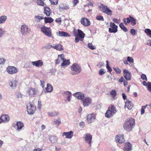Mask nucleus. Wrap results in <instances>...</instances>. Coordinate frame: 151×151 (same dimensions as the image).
I'll return each instance as SVG.
<instances>
[{
  "label": "nucleus",
  "instance_id": "nucleus-20",
  "mask_svg": "<svg viewBox=\"0 0 151 151\" xmlns=\"http://www.w3.org/2000/svg\"><path fill=\"white\" fill-rule=\"evenodd\" d=\"M73 132L70 131L68 132H64L63 133V136H65V137L67 139H71L73 136Z\"/></svg>",
  "mask_w": 151,
  "mask_h": 151
},
{
  "label": "nucleus",
  "instance_id": "nucleus-32",
  "mask_svg": "<svg viewBox=\"0 0 151 151\" xmlns=\"http://www.w3.org/2000/svg\"><path fill=\"white\" fill-rule=\"evenodd\" d=\"M7 19V17L5 15L0 17V24L4 23Z\"/></svg>",
  "mask_w": 151,
  "mask_h": 151
},
{
  "label": "nucleus",
  "instance_id": "nucleus-49",
  "mask_svg": "<svg viewBox=\"0 0 151 151\" xmlns=\"http://www.w3.org/2000/svg\"><path fill=\"white\" fill-rule=\"evenodd\" d=\"M109 32L114 33L118 31V29H114L111 28H109Z\"/></svg>",
  "mask_w": 151,
  "mask_h": 151
},
{
  "label": "nucleus",
  "instance_id": "nucleus-26",
  "mask_svg": "<svg viewBox=\"0 0 151 151\" xmlns=\"http://www.w3.org/2000/svg\"><path fill=\"white\" fill-rule=\"evenodd\" d=\"M44 13L47 16H49L51 13L50 8L47 6H44Z\"/></svg>",
  "mask_w": 151,
  "mask_h": 151
},
{
  "label": "nucleus",
  "instance_id": "nucleus-36",
  "mask_svg": "<svg viewBox=\"0 0 151 151\" xmlns=\"http://www.w3.org/2000/svg\"><path fill=\"white\" fill-rule=\"evenodd\" d=\"M37 5L42 6L44 5L45 3L42 0H34Z\"/></svg>",
  "mask_w": 151,
  "mask_h": 151
},
{
  "label": "nucleus",
  "instance_id": "nucleus-42",
  "mask_svg": "<svg viewBox=\"0 0 151 151\" xmlns=\"http://www.w3.org/2000/svg\"><path fill=\"white\" fill-rule=\"evenodd\" d=\"M110 94L113 98L115 97L117 94L116 91L114 90H112L110 91Z\"/></svg>",
  "mask_w": 151,
  "mask_h": 151
},
{
  "label": "nucleus",
  "instance_id": "nucleus-61",
  "mask_svg": "<svg viewBox=\"0 0 151 151\" xmlns=\"http://www.w3.org/2000/svg\"><path fill=\"white\" fill-rule=\"evenodd\" d=\"M16 95L18 98H21L22 97V94L20 92H18L16 93Z\"/></svg>",
  "mask_w": 151,
  "mask_h": 151
},
{
  "label": "nucleus",
  "instance_id": "nucleus-25",
  "mask_svg": "<svg viewBox=\"0 0 151 151\" xmlns=\"http://www.w3.org/2000/svg\"><path fill=\"white\" fill-rule=\"evenodd\" d=\"M24 126V125L23 123L20 121L17 122L15 126L17 128V130L18 131H20Z\"/></svg>",
  "mask_w": 151,
  "mask_h": 151
},
{
  "label": "nucleus",
  "instance_id": "nucleus-57",
  "mask_svg": "<svg viewBox=\"0 0 151 151\" xmlns=\"http://www.w3.org/2000/svg\"><path fill=\"white\" fill-rule=\"evenodd\" d=\"M114 69L117 73H120L121 72V70L117 67L114 68Z\"/></svg>",
  "mask_w": 151,
  "mask_h": 151
},
{
  "label": "nucleus",
  "instance_id": "nucleus-28",
  "mask_svg": "<svg viewBox=\"0 0 151 151\" xmlns=\"http://www.w3.org/2000/svg\"><path fill=\"white\" fill-rule=\"evenodd\" d=\"M53 48L59 51H62L63 50L62 45L60 44H57L55 46H53Z\"/></svg>",
  "mask_w": 151,
  "mask_h": 151
},
{
  "label": "nucleus",
  "instance_id": "nucleus-21",
  "mask_svg": "<svg viewBox=\"0 0 151 151\" xmlns=\"http://www.w3.org/2000/svg\"><path fill=\"white\" fill-rule=\"evenodd\" d=\"M132 150V145L129 142H127L124 143V147L123 149L124 151H131Z\"/></svg>",
  "mask_w": 151,
  "mask_h": 151
},
{
  "label": "nucleus",
  "instance_id": "nucleus-38",
  "mask_svg": "<svg viewBox=\"0 0 151 151\" xmlns=\"http://www.w3.org/2000/svg\"><path fill=\"white\" fill-rule=\"evenodd\" d=\"M145 32L147 35L151 38V30L149 29H146L145 30Z\"/></svg>",
  "mask_w": 151,
  "mask_h": 151
},
{
  "label": "nucleus",
  "instance_id": "nucleus-29",
  "mask_svg": "<svg viewBox=\"0 0 151 151\" xmlns=\"http://www.w3.org/2000/svg\"><path fill=\"white\" fill-rule=\"evenodd\" d=\"M58 35L60 37H69L70 36V35L68 33L62 31L58 32Z\"/></svg>",
  "mask_w": 151,
  "mask_h": 151
},
{
  "label": "nucleus",
  "instance_id": "nucleus-13",
  "mask_svg": "<svg viewBox=\"0 0 151 151\" xmlns=\"http://www.w3.org/2000/svg\"><path fill=\"white\" fill-rule=\"evenodd\" d=\"M18 83L17 81L13 80L10 81L9 84L12 89H15L17 87Z\"/></svg>",
  "mask_w": 151,
  "mask_h": 151
},
{
  "label": "nucleus",
  "instance_id": "nucleus-37",
  "mask_svg": "<svg viewBox=\"0 0 151 151\" xmlns=\"http://www.w3.org/2000/svg\"><path fill=\"white\" fill-rule=\"evenodd\" d=\"M119 26L123 31L126 32L128 30L127 28L124 26L123 23H121L119 25Z\"/></svg>",
  "mask_w": 151,
  "mask_h": 151
},
{
  "label": "nucleus",
  "instance_id": "nucleus-50",
  "mask_svg": "<svg viewBox=\"0 0 151 151\" xmlns=\"http://www.w3.org/2000/svg\"><path fill=\"white\" fill-rule=\"evenodd\" d=\"M96 19L98 20L104 21V18L101 15H99L96 17Z\"/></svg>",
  "mask_w": 151,
  "mask_h": 151
},
{
  "label": "nucleus",
  "instance_id": "nucleus-44",
  "mask_svg": "<svg viewBox=\"0 0 151 151\" xmlns=\"http://www.w3.org/2000/svg\"><path fill=\"white\" fill-rule=\"evenodd\" d=\"M64 55L63 54H62L61 55H58V58L60 60V61L63 60L65 59L64 58Z\"/></svg>",
  "mask_w": 151,
  "mask_h": 151
},
{
  "label": "nucleus",
  "instance_id": "nucleus-17",
  "mask_svg": "<svg viewBox=\"0 0 151 151\" xmlns=\"http://www.w3.org/2000/svg\"><path fill=\"white\" fill-rule=\"evenodd\" d=\"M124 77L127 80H131L132 75L131 73L128 70H124Z\"/></svg>",
  "mask_w": 151,
  "mask_h": 151
},
{
  "label": "nucleus",
  "instance_id": "nucleus-10",
  "mask_svg": "<svg viewBox=\"0 0 151 151\" xmlns=\"http://www.w3.org/2000/svg\"><path fill=\"white\" fill-rule=\"evenodd\" d=\"M83 105L84 106H87L90 105L92 103L91 99L90 97H86L84 99H83Z\"/></svg>",
  "mask_w": 151,
  "mask_h": 151
},
{
  "label": "nucleus",
  "instance_id": "nucleus-55",
  "mask_svg": "<svg viewBox=\"0 0 151 151\" xmlns=\"http://www.w3.org/2000/svg\"><path fill=\"white\" fill-rule=\"evenodd\" d=\"M146 108V106H142V108L141 109V114H143L144 113L145 109Z\"/></svg>",
  "mask_w": 151,
  "mask_h": 151
},
{
  "label": "nucleus",
  "instance_id": "nucleus-52",
  "mask_svg": "<svg viewBox=\"0 0 151 151\" xmlns=\"http://www.w3.org/2000/svg\"><path fill=\"white\" fill-rule=\"evenodd\" d=\"M106 72V71L105 70L103 69H101L99 70V74L100 75H104Z\"/></svg>",
  "mask_w": 151,
  "mask_h": 151
},
{
  "label": "nucleus",
  "instance_id": "nucleus-34",
  "mask_svg": "<svg viewBox=\"0 0 151 151\" xmlns=\"http://www.w3.org/2000/svg\"><path fill=\"white\" fill-rule=\"evenodd\" d=\"M70 63L69 60H66L65 59H64L62 63H61V66H63L65 65H68Z\"/></svg>",
  "mask_w": 151,
  "mask_h": 151
},
{
  "label": "nucleus",
  "instance_id": "nucleus-39",
  "mask_svg": "<svg viewBox=\"0 0 151 151\" xmlns=\"http://www.w3.org/2000/svg\"><path fill=\"white\" fill-rule=\"evenodd\" d=\"M53 46L50 43H47L44 47V48L47 50L50 49L51 48H53Z\"/></svg>",
  "mask_w": 151,
  "mask_h": 151
},
{
  "label": "nucleus",
  "instance_id": "nucleus-46",
  "mask_svg": "<svg viewBox=\"0 0 151 151\" xmlns=\"http://www.w3.org/2000/svg\"><path fill=\"white\" fill-rule=\"evenodd\" d=\"M106 68L109 72H111L112 70V69L111 68V67H110L109 66V65L108 61H106Z\"/></svg>",
  "mask_w": 151,
  "mask_h": 151
},
{
  "label": "nucleus",
  "instance_id": "nucleus-23",
  "mask_svg": "<svg viewBox=\"0 0 151 151\" xmlns=\"http://www.w3.org/2000/svg\"><path fill=\"white\" fill-rule=\"evenodd\" d=\"M2 122H8L10 118L8 115H3L0 117Z\"/></svg>",
  "mask_w": 151,
  "mask_h": 151
},
{
  "label": "nucleus",
  "instance_id": "nucleus-19",
  "mask_svg": "<svg viewBox=\"0 0 151 151\" xmlns=\"http://www.w3.org/2000/svg\"><path fill=\"white\" fill-rule=\"evenodd\" d=\"M31 64L33 66L39 67L42 66L43 63L41 60H39L35 61H32L31 62Z\"/></svg>",
  "mask_w": 151,
  "mask_h": 151
},
{
  "label": "nucleus",
  "instance_id": "nucleus-14",
  "mask_svg": "<svg viewBox=\"0 0 151 151\" xmlns=\"http://www.w3.org/2000/svg\"><path fill=\"white\" fill-rule=\"evenodd\" d=\"M63 96L66 97V99L65 100V101H70L71 100V97L72 96V93L69 91H65L63 93Z\"/></svg>",
  "mask_w": 151,
  "mask_h": 151
},
{
  "label": "nucleus",
  "instance_id": "nucleus-3",
  "mask_svg": "<svg viewBox=\"0 0 151 151\" xmlns=\"http://www.w3.org/2000/svg\"><path fill=\"white\" fill-rule=\"evenodd\" d=\"M78 34H75L74 36L75 37V43L78 42L79 40L82 41L84 37L85 34L82 31L78 29L77 30Z\"/></svg>",
  "mask_w": 151,
  "mask_h": 151
},
{
  "label": "nucleus",
  "instance_id": "nucleus-27",
  "mask_svg": "<svg viewBox=\"0 0 151 151\" xmlns=\"http://www.w3.org/2000/svg\"><path fill=\"white\" fill-rule=\"evenodd\" d=\"M59 113L58 111H53L47 113L48 116L50 117L55 116L59 115Z\"/></svg>",
  "mask_w": 151,
  "mask_h": 151
},
{
  "label": "nucleus",
  "instance_id": "nucleus-2",
  "mask_svg": "<svg viewBox=\"0 0 151 151\" xmlns=\"http://www.w3.org/2000/svg\"><path fill=\"white\" fill-rule=\"evenodd\" d=\"M134 124V119L131 118L126 121L124 125V128L126 131H130L132 129Z\"/></svg>",
  "mask_w": 151,
  "mask_h": 151
},
{
  "label": "nucleus",
  "instance_id": "nucleus-8",
  "mask_svg": "<svg viewBox=\"0 0 151 151\" xmlns=\"http://www.w3.org/2000/svg\"><path fill=\"white\" fill-rule=\"evenodd\" d=\"M85 142L89 145V146L91 147L92 142V136L89 133H86L84 135L83 137Z\"/></svg>",
  "mask_w": 151,
  "mask_h": 151
},
{
  "label": "nucleus",
  "instance_id": "nucleus-59",
  "mask_svg": "<svg viewBox=\"0 0 151 151\" xmlns=\"http://www.w3.org/2000/svg\"><path fill=\"white\" fill-rule=\"evenodd\" d=\"M41 107H42L41 102V101H38V104L37 108L39 110H40L41 109Z\"/></svg>",
  "mask_w": 151,
  "mask_h": 151
},
{
  "label": "nucleus",
  "instance_id": "nucleus-9",
  "mask_svg": "<svg viewBox=\"0 0 151 151\" xmlns=\"http://www.w3.org/2000/svg\"><path fill=\"white\" fill-rule=\"evenodd\" d=\"M27 110L28 114H32L34 113L36 110V107L29 103L27 105Z\"/></svg>",
  "mask_w": 151,
  "mask_h": 151
},
{
  "label": "nucleus",
  "instance_id": "nucleus-56",
  "mask_svg": "<svg viewBox=\"0 0 151 151\" xmlns=\"http://www.w3.org/2000/svg\"><path fill=\"white\" fill-rule=\"evenodd\" d=\"M6 61V60L3 58H0V65H4Z\"/></svg>",
  "mask_w": 151,
  "mask_h": 151
},
{
  "label": "nucleus",
  "instance_id": "nucleus-16",
  "mask_svg": "<svg viewBox=\"0 0 151 151\" xmlns=\"http://www.w3.org/2000/svg\"><path fill=\"white\" fill-rule=\"evenodd\" d=\"M96 119V116L93 114H92L88 115L87 116V121L89 123L93 122Z\"/></svg>",
  "mask_w": 151,
  "mask_h": 151
},
{
  "label": "nucleus",
  "instance_id": "nucleus-7",
  "mask_svg": "<svg viewBox=\"0 0 151 151\" xmlns=\"http://www.w3.org/2000/svg\"><path fill=\"white\" fill-rule=\"evenodd\" d=\"M20 32L23 35H25L29 33L31 29L28 26L25 24L22 25L21 27Z\"/></svg>",
  "mask_w": 151,
  "mask_h": 151
},
{
  "label": "nucleus",
  "instance_id": "nucleus-43",
  "mask_svg": "<svg viewBox=\"0 0 151 151\" xmlns=\"http://www.w3.org/2000/svg\"><path fill=\"white\" fill-rule=\"evenodd\" d=\"M88 47L91 50H93L96 49V47L93 45L91 43H88Z\"/></svg>",
  "mask_w": 151,
  "mask_h": 151
},
{
  "label": "nucleus",
  "instance_id": "nucleus-64",
  "mask_svg": "<svg viewBox=\"0 0 151 151\" xmlns=\"http://www.w3.org/2000/svg\"><path fill=\"white\" fill-rule=\"evenodd\" d=\"M125 81V80L124 78L123 77H121L120 79L119 80V81L120 82H124Z\"/></svg>",
  "mask_w": 151,
  "mask_h": 151
},
{
  "label": "nucleus",
  "instance_id": "nucleus-54",
  "mask_svg": "<svg viewBox=\"0 0 151 151\" xmlns=\"http://www.w3.org/2000/svg\"><path fill=\"white\" fill-rule=\"evenodd\" d=\"M141 78L143 80H145L146 81H147L146 76L145 74H142L141 76Z\"/></svg>",
  "mask_w": 151,
  "mask_h": 151
},
{
  "label": "nucleus",
  "instance_id": "nucleus-53",
  "mask_svg": "<svg viewBox=\"0 0 151 151\" xmlns=\"http://www.w3.org/2000/svg\"><path fill=\"white\" fill-rule=\"evenodd\" d=\"M51 4L57 5L58 4V0H49Z\"/></svg>",
  "mask_w": 151,
  "mask_h": 151
},
{
  "label": "nucleus",
  "instance_id": "nucleus-12",
  "mask_svg": "<svg viewBox=\"0 0 151 151\" xmlns=\"http://www.w3.org/2000/svg\"><path fill=\"white\" fill-rule=\"evenodd\" d=\"M7 72L9 74H13L17 72V68L14 66H9L6 68Z\"/></svg>",
  "mask_w": 151,
  "mask_h": 151
},
{
  "label": "nucleus",
  "instance_id": "nucleus-5",
  "mask_svg": "<svg viewBox=\"0 0 151 151\" xmlns=\"http://www.w3.org/2000/svg\"><path fill=\"white\" fill-rule=\"evenodd\" d=\"M99 8L103 13H105L109 16L112 15V11L106 6L103 4H101V5L99 6Z\"/></svg>",
  "mask_w": 151,
  "mask_h": 151
},
{
  "label": "nucleus",
  "instance_id": "nucleus-4",
  "mask_svg": "<svg viewBox=\"0 0 151 151\" xmlns=\"http://www.w3.org/2000/svg\"><path fill=\"white\" fill-rule=\"evenodd\" d=\"M116 112V110L115 107L111 106L109 107L105 113V116L108 118H110Z\"/></svg>",
  "mask_w": 151,
  "mask_h": 151
},
{
  "label": "nucleus",
  "instance_id": "nucleus-41",
  "mask_svg": "<svg viewBox=\"0 0 151 151\" xmlns=\"http://www.w3.org/2000/svg\"><path fill=\"white\" fill-rule=\"evenodd\" d=\"M54 122L55 124L58 126L61 123V119L59 118H58L57 119L54 120Z\"/></svg>",
  "mask_w": 151,
  "mask_h": 151
},
{
  "label": "nucleus",
  "instance_id": "nucleus-11",
  "mask_svg": "<svg viewBox=\"0 0 151 151\" xmlns=\"http://www.w3.org/2000/svg\"><path fill=\"white\" fill-rule=\"evenodd\" d=\"M27 93L30 97H34L37 93L38 91L35 88H31L27 91Z\"/></svg>",
  "mask_w": 151,
  "mask_h": 151
},
{
  "label": "nucleus",
  "instance_id": "nucleus-30",
  "mask_svg": "<svg viewBox=\"0 0 151 151\" xmlns=\"http://www.w3.org/2000/svg\"><path fill=\"white\" fill-rule=\"evenodd\" d=\"M46 92H51L53 90V87L52 85L50 83L47 84V87L45 89Z\"/></svg>",
  "mask_w": 151,
  "mask_h": 151
},
{
  "label": "nucleus",
  "instance_id": "nucleus-48",
  "mask_svg": "<svg viewBox=\"0 0 151 151\" xmlns=\"http://www.w3.org/2000/svg\"><path fill=\"white\" fill-rule=\"evenodd\" d=\"M110 26L111 28L116 29H117L118 26L116 25L114 23L111 22L110 24Z\"/></svg>",
  "mask_w": 151,
  "mask_h": 151
},
{
  "label": "nucleus",
  "instance_id": "nucleus-62",
  "mask_svg": "<svg viewBox=\"0 0 151 151\" xmlns=\"http://www.w3.org/2000/svg\"><path fill=\"white\" fill-rule=\"evenodd\" d=\"M55 21L57 22L61 23V19L60 18H57L56 19Z\"/></svg>",
  "mask_w": 151,
  "mask_h": 151
},
{
  "label": "nucleus",
  "instance_id": "nucleus-24",
  "mask_svg": "<svg viewBox=\"0 0 151 151\" xmlns=\"http://www.w3.org/2000/svg\"><path fill=\"white\" fill-rule=\"evenodd\" d=\"M133 105L132 102L128 100H127L125 102V107H127L128 109H131L133 107Z\"/></svg>",
  "mask_w": 151,
  "mask_h": 151
},
{
  "label": "nucleus",
  "instance_id": "nucleus-47",
  "mask_svg": "<svg viewBox=\"0 0 151 151\" xmlns=\"http://www.w3.org/2000/svg\"><path fill=\"white\" fill-rule=\"evenodd\" d=\"M127 61L130 63H134V59L133 58L131 57L128 56L127 57Z\"/></svg>",
  "mask_w": 151,
  "mask_h": 151
},
{
  "label": "nucleus",
  "instance_id": "nucleus-15",
  "mask_svg": "<svg viewBox=\"0 0 151 151\" xmlns=\"http://www.w3.org/2000/svg\"><path fill=\"white\" fill-rule=\"evenodd\" d=\"M115 139L116 142L119 143H122L125 141V139L123 135L119 134L116 135L115 137Z\"/></svg>",
  "mask_w": 151,
  "mask_h": 151
},
{
  "label": "nucleus",
  "instance_id": "nucleus-60",
  "mask_svg": "<svg viewBox=\"0 0 151 151\" xmlns=\"http://www.w3.org/2000/svg\"><path fill=\"white\" fill-rule=\"evenodd\" d=\"M131 33L133 35H135L136 33V31L133 29H131L130 30Z\"/></svg>",
  "mask_w": 151,
  "mask_h": 151
},
{
  "label": "nucleus",
  "instance_id": "nucleus-35",
  "mask_svg": "<svg viewBox=\"0 0 151 151\" xmlns=\"http://www.w3.org/2000/svg\"><path fill=\"white\" fill-rule=\"evenodd\" d=\"M50 140L52 143H55L57 142V138L54 136H51L49 138Z\"/></svg>",
  "mask_w": 151,
  "mask_h": 151
},
{
  "label": "nucleus",
  "instance_id": "nucleus-40",
  "mask_svg": "<svg viewBox=\"0 0 151 151\" xmlns=\"http://www.w3.org/2000/svg\"><path fill=\"white\" fill-rule=\"evenodd\" d=\"M130 18L131 19V24H132V26H134L136 24L135 19L131 16H130Z\"/></svg>",
  "mask_w": 151,
  "mask_h": 151
},
{
  "label": "nucleus",
  "instance_id": "nucleus-58",
  "mask_svg": "<svg viewBox=\"0 0 151 151\" xmlns=\"http://www.w3.org/2000/svg\"><path fill=\"white\" fill-rule=\"evenodd\" d=\"M147 89L150 92H151V83L150 82L147 83Z\"/></svg>",
  "mask_w": 151,
  "mask_h": 151
},
{
  "label": "nucleus",
  "instance_id": "nucleus-6",
  "mask_svg": "<svg viewBox=\"0 0 151 151\" xmlns=\"http://www.w3.org/2000/svg\"><path fill=\"white\" fill-rule=\"evenodd\" d=\"M41 32L46 36L48 37H52V31L50 27L43 26L41 28Z\"/></svg>",
  "mask_w": 151,
  "mask_h": 151
},
{
  "label": "nucleus",
  "instance_id": "nucleus-31",
  "mask_svg": "<svg viewBox=\"0 0 151 151\" xmlns=\"http://www.w3.org/2000/svg\"><path fill=\"white\" fill-rule=\"evenodd\" d=\"M59 9L62 11L63 9H69V6H68L66 4H61L60 5H59L58 7Z\"/></svg>",
  "mask_w": 151,
  "mask_h": 151
},
{
  "label": "nucleus",
  "instance_id": "nucleus-45",
  "mask_svg": "<svg viewBox=\"0 0 151 151\" xmlns=\"http://www.w3.org/2000/svg\"><path fill=\"white\" fill-rule=\"evenodd\" d=\"M35 18L37 19L36 20L38 22H40L41 20L44 19L43 17H41L39 16H36L35 17Z\"/></svg>",
  "mask_w": 151,
  "mask_h": 151
},
{
  "label": "nucleus",
  "instance_id": "nucleus-63",
  "mask_svg": "<svg viewBox=\"0 0 151 151\" xmlns=\"http://www.w3.org/2000/svg\"><path fill=\"white\" fill-rule=\"evenodd\" d=\"M40 82L41 86L42 87H43L45 86V82L43 81H40Z\"/></svg>",
  "mask_w": 151,
  "mask_h": 151
},
{
  "label": "nucleus",
  "instance_id": "nucleus-22",
  "mask_svg": "<svg viewBox=\"0 0 151 151\" xmlns=\"http://www.w3.org/2000/svg\"><path fill=\"white\" fill-rule=\"evenodd\" d=\"M81 24L84 26H88L90 25V22L89 20L86 18H83L81 20Z\"/></svg>",
  "mask_w": 151,
  "mask_h": 151
},
{
  "label": "nucleus",
  "instance_id": "nucleus-33",
  "mask_svg": "<svg viewBox=\"0 0 151 151\" xmlns=\"http://www.w3.org/2000/svg\"><path fill=\"white\" fill-rule=\"evenodd\" d=\"M45 19V23H51L53 21V19L51 17H45L44 18Z\"/></svg>",
  "mask_w": 151,
  "mask_h": 151
},
{
  "label": "nucleus",
  "instance_id": "nucleus-18",
  "mask_svg": "<svg viewBox=\"0 0 151 151\" xmlns=\"http://www.w3.org/2000/svg\"><path fill=\"white\" fill-rule=\"evenodd\" d=\"M73 96L78 99L82 100L84 97V94L81 92H77L73 94Z\"/></svg>",
  "mask_w": 151,
  "mask_h": 151
},
{
  "label": "nucleus",
  "instance_id": "nucleus-1",
  "mask_svg": "<svg viewBox=\"0 0 151 151\" xmlns=\"http://www.w3.org/2000/svg\"><path fill=\"white\" fill-rule=\"evenodd\" d=\"M71 71L70 72L72 75H76L79 74L81 72L82 68L81 65L78 63H74L70 67Z\"/></svg>",
  "mask_w": 151,
  "mask_h": 151
},
{
  "label": "nucleus",
  "instance_id": "nucleus-51",
  "mask_svg": "<svg viewBox=\"0 0 151 151\" xmlns=\"http://www.w3.org/2000/svg\"><path fill=\"white\" fill-rule=\"evenodd\" d=\"M5 33V31L0 28V38L2 37Z\"/></svg>",
  "mask_w": 151,
  "mask_h": 151
}]
</instances>
